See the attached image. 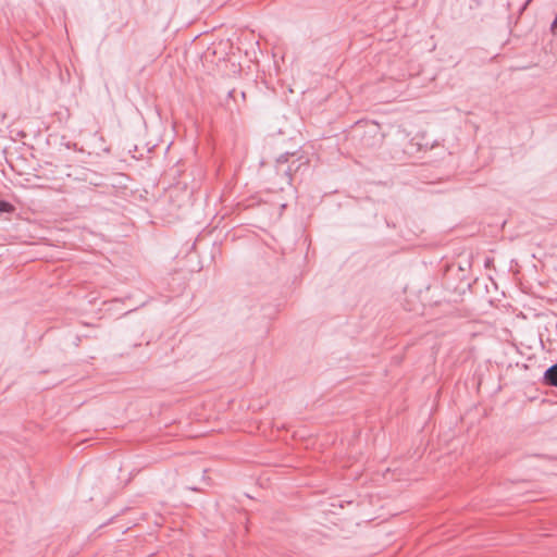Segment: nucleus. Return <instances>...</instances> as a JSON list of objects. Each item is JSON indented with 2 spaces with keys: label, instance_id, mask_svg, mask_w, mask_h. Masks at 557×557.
<instances>
[{
  "label": "nucleus",
  "instance_id": "nucleus-5",
  "mask_svg": "<svg viewBox=\"0 0 557 557\" xmlns=\"http://www.w3.org/2000/svg\"><path fill=\"white\" fill-rule=\"evenodd\" d=\"M287 161H288L287 154H282L277 159V164L280 166L281 164L286 163Z\"/></svg>",
  "mask_w": 557,
  "mask_h": 557
},
{
  "label": "nucleus",
  "instance_id": "nucleus-2",
  "mask_svg": "<svg viewBox=\"0 0 557 557\" xmlns=\"http://www.w3.org/2000/svg\"><path fill=\"white\" fill-rule=\"evenodd\" d=\"M293 165H294V162H293V163L287 168V170H285V174H286L289 178L292 177V173H293V171L296 173V172H298V171H299V169H300L301 166H306V168H307V166H308V160H307V159H306V160H302V159L300 158V159H299V163H298V165H297L295 169L293 168Z\"/></svg>",
  "mask_w": 557,
  "mask_h": 557
},
{
  "label": "nucleus",
  "instance_id": "nucleus-4",
  "mask_svg": "<svg viewBox=\"0 0 557 557\" xmlns=\"http://www.w3.org/2000/svg\"><path fill=\"white\" fill-rule=\"evenodd\" d=\"M550 32H552L554 35H557V14H556L555 20H554V21H553V23L550 24Z\"/></svg>",
  "mask_w": 557,
  "mask_h": 557
},
{
  "label": "nucleus",
  "instance_id": "nucleus-3",
  "mask_svg": "<svg viewBox=\"0 0 557 557\" xmlns=\"http://www.w3.org/2000/svg\"><path fill=\"white\" fill-rule=\"evenodd\" d=\"M14 210V207L4 200L0 199V212H12Z\"/></svg>",
  "mask_w": 557,
  "mask_h": 557
},
{
  "label": "nucleus",
  "instance_id": "nucleus-1",
  "mask_svg": "<svg viewBox=\"0 0 557 557\" xmlns=\"http://www.w3.org/2000/svg\"><path fill=\"white\" fill-rule=\"evenodd\" d=\"M544 381L550 386L557 387V363L549 367L544 373Z\"/></svg>",
  "mask_w": 557,
  "mask_h": 557
}]
</instances>
